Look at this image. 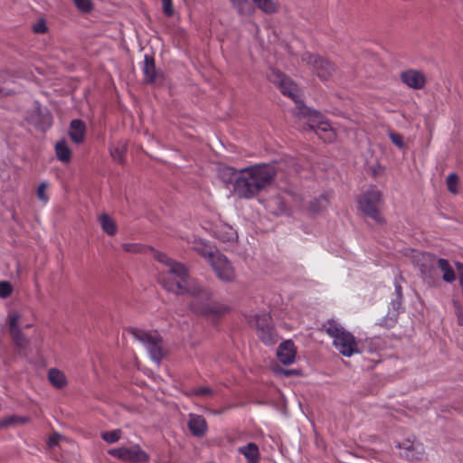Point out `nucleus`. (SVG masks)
Masks as SVG:
<instances>
[{"label": "nucleus", "instance_id": "1", "mask_svg": "<svg viewBox=\"0 0 463 463\" xmlns=\"http://www.w3.org/2000/svg\"><path fill=\"white\" fill-rule=\"evenodd\" d=\"M269 79L278 85L283 95L289 97L296 103L297 115L304 130L314 131L326 143H332L335 140L336 134L330 123L321 113L304 105L299 99L298 88L290 78L279 71L272 69Z\"/></svg>", "mask_w": 463, "mask_h": 463}, {"label": "nucleus", "instance_id": "2", "mask_svg": "<svg viewBox=\"0 0 463 463\" xmlns=\"http://www.w3.org/2000/svg\"><path fill=\"white\" fill-rule=\"evenodd\" d=\"M154 258L165 266V269L159 273L158 280L167 291L176 295L187 294L190 297L210 298L211 291L191 278L184 264L159 251L154 253Z\"/></svg>", "mask_w": 463, "mask_h": 463}, {"label": "nucleus", "instance_id": "3", "mask_svg": "<svg viewBox=\"0 0 463 463\" xmlns=\"http://www.w3.org/2000/svg\"><path fill=\"white\" fill-rule=\"evenodd\" d=\"M276 167L270 164H256L240 170L233 185L240 198L251 199L271 184L276 176Z\"/></svg>", "mask_w": 463, "mask_h": 463}, {"label": "nucleus", "instance_id": "4", "mask_svg": "<svg viewBox=\"0 0 463 463\" xmlns=\"http://www.w3.org/2000/svg\"><path fill=\"white\" fill-rule=\"evenodd\" d=\"M326 334L333 338V345L346 357L359 354L358 343L354 335L335 321H329Z\"/></svg>", "mask_w": 463, "mask_h": 463}, {"label": "nucleus", "instance_id": "5", "mask_svg": "<svg viewBox=\"0 0 463 463\" xmlns=\"http://www.w3.org/2000/svg\"><path fill=\"white\" fill-rule=\"evenodd\" d=\"M382 203V194L375 188L363 193L358 198L359 210L380 224L384 222V219L381 214Z\"/></svg>", "mask_w": 463, "mask_h": 463}, {"label": "nucleus", "instance_id": "6", "mask_svg": "<svg viewBox=\"0 0 463 463\" xmlns=\"http://www.w3.org/2000/svg\"><path fill=\"white\" fill-rule=\"evenodd\" d=\"M248 323L256 327L257 335L260 341L267 345H274L278 341V335L272 325V318L269 313L258 314L248 318Z\"/></svg>", "mask_w": 463, "mask_h": 463}, {"label": "nucleus", "instance_id": "7", "mask_svg": "<svg viewBox=\"0 0 463 463\" xmlns=\"http://www.w3.org/2000/svg\"><path fill=\"white\" fill-rule=\"evenodd\" d=\"M194 299L190 304L193 312L204 316L212 320H216L227 314L231 308L229 306L220 302H209L199 297H192ZM212 298V296L210 297Z\"/></svg>", "mask_w": 463, "mask_h": 463}, {"label": "nucleus", "instance_id": "8", "mask_svg": "<svg viewBox=\"0 0 463 463\" xmlns=\"http://www.w3.org/2000/svg\"><path fill=\"white\" fill-rule=\"evenodd\" d=\"M131 335L147 349L151 358L159 363L164 356L163 340L156 332L150 333L137 328H130Z\"/></svg>", "mask_w": 463, "mask_h": 463}, {"label": "nucleus", "instance_id": "9", "mask_svg": "<svg viewBox=\"0 0 463 463\" xmlns=\"http://www.w3.org/2000/svg\"><path fill=\"white\" fill-rule=\"evenodd\" d=\"M7 323L9 327V333L14 345L19 348H24L28 344V339L22 332V327L30 328L33 324L21 325L22 314L17 310H10L7 314Z\"/></svg>", "mask_w": 463, "mask_h": 463}, {"label": "nucleus", "instance_id": "10", "mask_svg": "<svg viewBox=\"0 0 463 463\" xmlns=\"http://www.w3.org/2000/svg\"><path fill=\"white\" fill-rule=\"evenodd\" d=\"M108 453L118 459L133 463H145L149 460V456L142 450L138 445L130 448L110 449Z\"/></svg>", "mask_w": 463, "mask_h": 463}, {"label": "nucleus", "instance_id": "11", "mask_svg": "<svg viewBox=\"0 0 463 463\" xmlns=\"http://www.w3.org/2000/svg\"><path fill=\"white\" fill-rule=\"evenodd\" d=\"M302 61L311 65L322 80H327L335 71V66L328 60L317 55L309 52L304 53Z\"/></svg>", "mask_w": 463, "mask_h": 463}, {"label": "nucleus", "instance_id": "12", "mask_svg": "<svg viewBox=\"0 0 463 463\" xmlns=\"http://www.w3.org/2000/svg\"><path fill=\"white\" fill-rule=\"evenodd\" d=\"M210 265L221 280L231 282L235 279L234 269L223 254H217Z\"/></svg>", "mask_w": 463, "mask_h": 463}, {"label": "nucleus", "instance_id": "13", "mask_svg": "<svg viewBox=\"0 0 463 463\" xmlns=\"http://www.w3.org/2000/svg\"><path fill=\"white\" fill-rule=\"evenodd\" d=\"M402 81L409 88L421 90L426 84L425 75L417 70H407L401 73Z\"/></svg>", "mask_w": 463, "mask_h": 463}, {"label": "nucleus", "instance_id": "14", "mask_svg": "<svg viewBox=\"0 0 463 463\" xmlns=\"http://www.w3.org/2000/svg\"><path fill=\"white\" fill-rule=\"evenodd\" d=\"M296 354L294 343L290 340L281 343L277 350L278 359L285 365L292 364L295 362Z\"/></svg>", "mask_w": 463, "mask_h": 463}, {"label": "nucleus", "instance_id": "15", "mask_svg": "<svg viewBox=\"0 0 463 463\" xmlns=\"http://www.w3.org/2000/svg\"><path fill=\"white\" fill-rule=\"evenodd\" d=\"M142 71L145 81L149 84H155L162 78V73L156 71L155 59L149 55H145Z\"/></svg>", "mask_w": 463, "mask_h": 463}, {"label": "nucleus", "instance_id": "16", "mask_svg": "<svg viewBox=\"0 0 463 463\" xmlns=\"http://www.w3.org/2000/svg\"><path fill=\"white\" fill-rule=\"evenodd\" d=\"M87 127L81 119H72L70 123L69 137L71 140L79 145L81 144L86 136Z\"/></svg>", "mask_w": 463, "mask_h": 463}, {"label": "nucleus", "instance_id": "17", "mask_svg": "<svg viewBox=\"0 0 463 463\" xmlns=\"http://www.w3.org/2000/svg\"><path fill=\"white\" fill-rule=\"evenodd\" d=\"M187 425L194 436L203 437L206 433L207 423L205 419L201 415L190 414Z\"/></svg>", "mask_w": 463, "mask_h": 463}, {"label": "nucleus", "instance_id": "18", "mask_svg": "<svg viewBox=\"0 0 463 463\" xmlns=\"http://www.w3.org/2000/svg\"><path fill=\"white\" fill-rule=\"evenodd\" d=\"M238 451L246 458L248 463H259L260 450L259 447L254 442H250L246 446L240 447Z\"/></svg>", "mask_w": 463, "mask_h": 463}, {"label": "nucleus", "instance_id": "19", "mask_svg": "<svg viewBox=\"0 0 463 463\" xmlns=\"http://www.w3.org/2000/svg\"><path fill=\"white\" fill-rule=\"evenodd\" d=\"M55 155L61 163H69L71 159V150L65 140L58 141L54 146Z\"/></svg>", "mask_w": 463, "mask_h": 463}, {"label": "nucleus", "instance_id": "20", "mask_svg": "<svg viewBox=\"0 0 463 463\" xmlns=\"http://www.w3.org/2000/svg\"><path fill=\"white\" fill-rule=\"evenodd\" d=\"M437 266L442 272V279L448 283H451L456 279V274L449 262L442 258L438 259Z\"/></svg>", "mask_w": 463, "mask_h": 463}, {"label": "nucleus", "instance_id": "21", "mask_svg": "<svg viewBox=\"0 0 463 463\" xmlns=\"http://www.w3.org/2000/svg\"><path fill=\"white\" fill-rule=\"evenodd\" d=\"M48 380L54 387L61 389L67 385V379L63 372L51 368L48 372Z\"/></svg>", "mask_w": 463, "mask_h": 463}, {"label": "nucleus", "instance_id": "22", "mask_svg": "<svg viewBox=\"0 0 463 463\" xmlns=\"http://www.w3.org/2000/svg\"><path fill=\"white\" fill-rule=\"evenodd\" d=\"M402 455L410 461H418L423 458L424 450L420 444L411 443L409 447L404 448Z\"/></svg>", "mask_w": 463, "mask_h": 463}, {"label": "nucleus", "instance_id": "23", "mask_svg": "<svg viewBox=\"0 0 463 463\" xmlns=\"http://www.w3.org/2000/svg\"><path fill=\"white\" fill-rule=\"evenodd\" d=\"M195 251L203 258H204L210 264L213 262V258L217 254H220L217 250H214L212 246L199 243L194 247Z\"/></svg>", "mask_w": 463, "mask_h": 463}, {"label": "nucleus", "instance_id": "24", "mask_svg": "<svg viewBox=\"0 0 463 463\" xmlns=\"http://www.w3.org/2000/svg\"><path fill=\"white\" fill-rule=\"evenodd\" d=\"M110 156L113 160L123 164L126 158L127 144L123 141L118 142L116 146L109 147Z\"/></svg>", "mask_w": 463, "mask_h": 463}, {"label": "nucleus", "instance_id": "25", "mask_svg": "<svg viewBox=\"0 0 463 463\" xmlns=\"http://www.w3.org/2000/svg\"><path fill=\"white\" fill-rule=\"evenodd\" d=\"M99 221L104 232L109 236L116 234L118 230L117 224L108 214H101L99 218Z\"/></svg>", "mask_w": 463, "mask_h": 463}, {"label": "nucleus", "instance_id": "26", "mask_svg": "<svg viewBox=\"0 0 463 463\" xmlns=\"http://www.w3.org/2000/svg\"><path fill=\"white\" fill-rule=\"evenodd\" d=\"M257 7L266 14H274L279 9V5L273 0H252Z\"/></svg>", "mask_w": 463, "mask_h": 463}, {"label": "nucleus", "instance_id": "27", "mask_svg": "<svg viewBox=\"0 0 463 463\" xmlns=\"http://www.w3.org/2000/svg\"><path fill=\"white\" fill-rule=\"evenodd\" d=\"M329 203L328 196L326 194L320 195L318 198L311 201L309 203V211L312 213H319L326 209Z\"/></svg>", "mask_w": 463, "mask_h": 463}, {"label": "nucleus", "instance_id": "28", "mask_svg": "<svg viewBox=\"0 0 463 463\" xmlns=\"http://www.w3.org/2000/svg\"><path fill=\"white\" fill-rule=\"evenodd\" d=\"M122 249L126 252H130V253H143V252H146V251H151L154 254L156 252V250H154L153 249L147 248L139 243H123Z\"/></svg>", "mask_w": 463, "mask_h": 463}, {"label": "nucleus", "instance_id": "29", "mask_svg": "<svg viewBox=\"0 0 463 463\" xmlns=\"http://www.w3.org/2000/svg\"><path fill=\"white\" fill-rule=\"evenodd\" d=\"M220 175L225 182H232L234 184L236 178L240 175V170L232 166H226L221 170Z\"/></svg>", "mask_w": 463, "mask_h": 463}, {"label": "nucleus", "instance_id": "30", "mask_svg": "<svg viewBox=\"0 0 463 463\" xmlns=\"http://www.w3.org/2000/svg\"><path fill=\"white\" fill-rule=\"evenodd\" d=\"M446 184L448 190L453 194H457L458 193V176L456 173H451L448 175L446 179Z\"/></svg>", "mask_w": 463, "mask_h": 463}, {"label": "nucleus", "instance_id": "31", "mask_svg": "<svg viewBox=\"0 0 463 463\" xmlns=\"http://www.w3.org/2000/svg\"><path fill=\"white\" fill-rule=\"evenodd\" d=\"M121 430H113L109 431H104L101 433V438L108 443H115L121 438Z\"/></svg>", "mask_w": 463, "mask_h": 463}, {"label": "nucleus", "instance_id": "32", "mask_svg": "<svg viewBox=\"0 0 463 463\" xmlns=\"http://www.w3.org/2000/svg\"><path fill=\"white\" fill-rule=\"evenodd\" d=\"M47 187L48 184L47 182H42L36 190V195L38 199L43 203L46 204L49 201V195L47 194Z\"/></svg>", "mask_w": 463, "mask_h": 463}, {"label": "nucleus", "instance_id": "33", "mask_svg": "<svg viewBox=\"0 0 463 463\" xmlns=\"http://www.w3.org/2000/svg\"><path fill=\"white\" fill-rule=\"evenodd\" d=\"M14 291L12 284L8 281H0V298H6L11 296Z\"/></svg>", "mask_w": 463, "mask_h": 463}, {"label": "nucleus", "instance_id": "34", "mask_svg": "<svg viewBox=\"0 0 463 463\" xmlns=\"http://www.w3.org/2000/svg\"><path fill=\"white\" fill-rule=\"evenodd\" d=\"M213 393V389L210 387H199L192 389L187 395L188 396H208Z\"/></svg>", "mask_w": 463, "mask_h": 463}, {"label": "nucleus", "instance_id": "35", "mask_svg": "<svg viewBox=\"0 0 463 463\" xmlns=\"http://www.w3.org/2000/svg\"><path fill=\"white\" fill-rule=\"evenodd\" d=\"M389 137L392 140V142L399 148H403L405 146L403 137L401 134L390 132Z\"/></svg>", "mask_w": 463, "mask_h": 463}, {"label": "nucleus", "instance_id": "36", "mask_svg": "<svg viewBox=\"0 0 463 463\" xmlns=\"http://www.w3.org/2000/svg\"><path fill=\"white\" fill-rule=\"evenodd\" d=\"M163 13L167 17H172L174 15V6L172 0H162Z\"/></svg>", "mask_w": 463, "mask_h": 463}, {"label": "nucleus", "instance_id": "37", "mask_svg": "<svg viewBox=\"0 0 463 463\" xmlns=\"http://www.w3.org/2000/svg\"><path fill=\"white\" fill-rule=\"evenodd\" d=\"M75 5L83 12H89L92 8L90 0H73Z\"/></svg>", "mask_w": 463, "mask_h": 463}, {"label": "nucleus", "instance_id": "38", "mask_svg": "<svg viewBox=\"0 0 463 463\" xmlns=\"http://www.w3.org/2000/svg\"><path fill=\"white\" fill-rule=\"evenodd\" d=\"M231 2L238 9L240 14H242L245 10V7L249 5L248 0H231Z\"/></svg>", "mask_w": 463, "mask_h": 463}, {"label": "nucleus", "instance_id": "39", "mask_svg": "<svg viewBox=\"0 0 463 463\" xmlns=\"http://www.w3.org/2000/svg\"><path fill=\"white\" fill-rule=\"evenodd\" d=\"M33 32L36 33H44L47 32V26L45 24V22L43 20H40L38 21L34 25H33Z\"/></svg>", "mask_w": 463, "mask_h": 463}, {"label": "nucleus", "instance_id": "40", "mask_svg": "<svg viewBox=\"0 0 463 463\" xmlns=\"http://www.w3.org/2000/svg\"><path fill=\"white\" fill-rule=\"evenodd\" d=\"M237 237L236 232L233 231L232 228L228 227V232H226L225 236H220L219 238L223 241H233Z\"/></svg>", "mask_w": 463, "mask_h": 463}, {"label": "nucleus", "instance_id": "41", "mask_svg": "<svg viewBox=\"0 0 463 463\" xmlns=\"http://www.w3.org/2000/svg\"><path fill=\"white\" fill-rule=\"evenodd\" d=\"M60 439H61V435L60 434H56L55 433V434L50 436L49 439H48V445H49V447L52 448V447L56 446L59 443Z\"/></svg>", "mask_w": 463, "mask_h": 463}, {"label": "nucleus", "instance_id": "42", "mask_svg": "<svg viewBox=\"0 0 463 463\" xmlns=\"http://www.w3.org/2000/svg\"><path fill=\"white\" fill-rule=\"evenodd\" d=\"M16 420H20L21 422H26L27 421V419L26 418H17V417H13L11 419L8 420V423H12V422H14Z\"/></svg>", "mask_w": 463, "mask_h": 463}, {"label": "nucleus", "instance_id": "43", "mask_svg": "<svg viewBox=\"0 0 463 463\" xmlns=\"http://www.w3.org/2000/svg\"><path fill=\"white\" fill-rule=\"evenodd\" d=\"M395 291L399 298H402V287L398 283H395Z\"/></svg>", "mask_w": 463, "mask_h": 463}, {"label": "nucleus", "instance_id": "44", "mask_svg": "<svg viewBox=\"0 0 463 463\" xmlns=\"http://www.w3.org/2000/svg\"><path fill=\"white\" fill-rule=\"evenodd\" d=\"M292 373H293V371H291V370H283V373L285 375H290V374H292Z\"/></svg>", "mask_w": 463, "mask_h": 463}, {"label": "nucleus", "instance_id": "45", "mask_svg": "<svg viewBox=\"0 0 463 463\" xmlns=\"http://www.w3.org/2000/svg\"><path fill=\"white\" fill-rule=\"evenodd\" d=\"M458 323H459V325H463V316L462 315L458 316Z\"/></svg>", "mask_w": 463, "mask_h": 463}]
</instances>
